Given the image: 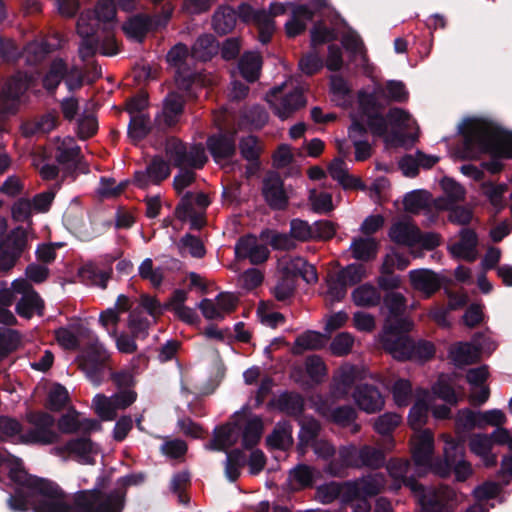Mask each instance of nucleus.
Segmentation results:
<instances>
[{"mask_svg": "<svg viewBox=\"0 0 512 512\" xmlns=\"http://www.w3.org/2000/svg\"><path fill=\"white\" fill-rule=\"evenodd\" d=\"M8 470V478L14 484L6 500L12 512H122L127 489L145 482L146 473L137 472L120 477L117 487L110 492L100 488L79 490L71 501L54 481L29 474L23 460L0 450V467Z\"/></svg>", "mask_w": 512, "mask_h": 512, "instance_id": "obj_1", "label": "nucleus"}, {"mask_svg": "<svg viewBox=\"0 0 512 512\" xmlns=\"http://www.w3.org/2000/svg\"><path fill=\"white\" fill-rule=\"evenodd\" d=\"M459 133L463 138L462 158L477 159L483 154H489L490 159L483 161L481 167L491 174H498L503 170L501 159H512V132L492 121L466 119Z\"/></svg>", "mask_w": 512, "mask_h": 512, "instance_id": "obj_2", "label": "nucleus"}, {"mask_svg": "<svg viewBox=\"0 0 512 512\" xmlns=\"http://www.w3.org/2000/svg\"><path fill=\"white\" fill-rule=\"evenodd\" d=\"M114 0H99L93 10L83 11L77 20V34L80 37L79 57L87 61L97 52L114 56L119 52L112 27L116 20Z\"/></svg>", "mask_w": 512, "mask_h": 512, "instance_id": "obj_3", "label": "nucleus"}, {"mask_svg": "<svg viewBox=\"0 0 512 512\" xmlns=\"http://www.w3.org/2000/svg\"><path fill=\"white\" fill-rule=\"evenodd\" d=\"M25 420L30 427L20 435V443L47 446L59 442L60 435L54 429L56 420L49 412L32 410L26 413Z\"/></svg>", "mask_w": 512, "mask_h": 512, "instance_id": "obj_4", "label": "nucleus"}, {"mask_svg": "<svg viewBox=\"0 0 512 512\" xmlns=\"http://www.w3.org/2000/svg\"><path fill=\"white\" fill-rule=\"evenodd\" d=\"M165 153L171 164L179 169L200 170L208 162L205 147L202 143L188 144L174 136L166 138Z\"/></svg>", "mask_w": 512, "mask_h": 512, "instance_id": "obj_5", "label": "nucleus"}, {"mask_svg": "<svg viewBox=\"0 0 512 512\" xmlns=\"http://www.w3.org/2000/svg\"><path fill=\"white\" fill-rule=\"evenodd\" d=\"M188 56L189 50L187 46L183 43H178L169 50L167 61L177 68L175 74L177 88L181 90L186 97L196 98L195 87L200 80V75L198 72L188 67Z\"/></svg>", "mask_w": 512, "mask_h": 512, "instance_id": "obj_6", "label": "nucleus"}, {"mask_svg": "<svg viewBox=\"0 0 512 512\" xmlns=\"http://www.w3.org/2000/svg\"><path fill=\"white\" fill-rule=\"evenodd\" d=\"M390 355L397 361L425 363L434 358L435 345L428 340H413L411 337L389 341Z\"/></svg>", "mask_w": 512, "mask_h": 512, "instance_id": "obj_7", "label": "nucleus"}, {"mask_svg": "<svg viewBox=\"0 0 512 512\" xmlns=\"http://www.w3.org/2000/svg\"><path fill=\"white\" fill-rule=\"evenodd\" d=\"M173 13V7L167 3L160 14H138L131 17L124 25L123 31L136 41H143L149 31L166 27Z\"/></svg>", "mask_w": 512, "mask_h": 512, "instance_id": "obj_8", "label": "nucleus"}, {"mask_svg": "<svg viewBox=\"0 0 512 512\" xmlns=\"http://www.w3.org/2000/svg\"><path fill=\"white\" fill-rule=\"evenodd\" d=\"M282 93V86L273 87L267 93L266 101L273 109L274 114L285 120L306 105V98L299 88H295L284 95Z\"/></svg>", "mask_w": 512, "mask_h": 512, "instance_id": "obj_9", "label": "nucleus"}, {"mask_svg": "<svg viewBox=\"0 0 512 512\" xmlns=\"http://www.w3.org/2000/svg\"><path fill=\"white\" fill-rule=\"evenodd\" d=\"M206 147L216 164L231 160L237 153V131L219 130L207 137Z\"/></svg>", "mask_w": 512, "mask_h": 512, "instance_id": "obj_10", "label": "nucleus"}, {"mask_svg": "<svg viewBox=\"0 0 512 512\" xmlns=\"http://www.w3.org/2000/svg\"><path fill=\"white\" fill-rule=\"evenodd\" d=\"M27 247V234L22 227L11 231L6 239L0 242V271L11 270Z\"/></svg>", "mask_w": 512, "mask_h": 512, "instance_id": "obj_11", "label": "nucleus"}, {"mask_svg": "<svg viewBox=\"0 0 512 512\" xmlns=\"http://www.w3.org/2000/svg\"><path fill=\"white\" fill-rule=\"evenodd\" d=\"M29 87L26 75L11 76L0 91V114L13 115L18 110L19 100Z\"/></svg>", "mask_w": 512, "mask_h": 512, "instance_id": "obj_12", "label": "nucleus"}, {"mask_svg": "<svg viewBox=\"0 0 512 512\" xmlns=\"http://www.w3.org/2000/svg\"><path fill=\"white\" fill-rule=\"evenodd\" d=\"M409 489L417 498L421 512H446L447 500L444 494L434 487L426 488L418 481L410 480Z\"/></svg>", "mask_w": 512, "mask_h": 512, "instance_id": "obj_13", "label": "nucleus"}, {"mask_svg": "<svg viewBox=\"0 0 512 512\" xmlns=\"http://www.w3.org/2000/svg\"><path fill=\"white\" fill-rule=\"evenodd\" d=\"M262 196L272 210L287 208L289 197L284 189V181L277 172H270L263 179Z\"/></svg>", "mask_w": 512, "mask_h": 512, "instance_id": "obj_14", "label": "nucleus"}, {"mask_svg": "<svg viewBox=\"0 0 512 512\" xmlns=\"http://www.w3.org/2000/svg\"><path fill=\"white\" fill-rule=\"evenodd\" d=\"M270 255L266 245L260 244L253 234L241 236L235 244V256L237 259H248L251 264L264 263Z\"/></svg>", "mask_w": 512, "mask_h": 512, "instance_id": "obj_15", "label": "nucleus"}, {"mask_svg": "<svg viewBox=\"0 0 512 512\" xmlns=\"http://www.w3.org/2000/svg\"><path fill=\"white\" fill-rule=\"evenodd\" d=\"M171 174L169 163L160 155L154 156L146 169L134 173V182L139 188H145L150 183L159 185Z\"/></svg>", "mask_w": 512, "mask_h": 512, "instance_id": "obj_16", "label": "nucleus"}, {"mask_svg": "<svg viewBox=\"0 0 512 512\" xmlns=\"http://www.w3.org/2000/svg\"><path fill=\"white\" fill-rule=\"evenodd\" d=\"M462 447L456 444L450 445L444 451V472L443 476L453 472L457 481L463 482L472 474V467L469 462L463 459Z\"/></svg>", "mask_w": 512, "mask_h": 512, "instance_id": "obj_17", "label": "nucleus"}, {"mask_svg": "<svg viewBox=\"0 0 512 512\" xmlns=\"http://www.w3.org/2000/svg\"><path fill=\"white\" fill-rule=\"evenodd\" d=\"M352 395L359 409L369 414L380 411L385 404L384 396L380 390L371 384L362 383L357 385Z\"/></svg>", "mask_w": 512, "mask_h": 512, "instance_id": "obj_18", "label": "nucleus"}, {"mask_svg": "<svg viewBox=\"0 0 512 512\" xmlns=\"http://www.w3.org/2000/svg\"><path fill=\"white\" fill-rule=\"evenodd\" d=\"M412 323L402 316H390L386 319L383 332L380 335V343L385 352L390 354L389 341L398 338H408Z\"/></svg>", "mask_w": 512, "mask_h": 512, "instance_id": "obj_19", "label": "nucleus"}, {"mask_svg": "<svg viewBox=\"0 0 512 512\" xmlns=\"http://www.w3.org/2000/svg\"><path fill=\"white\" fill-rule=\"evenodd\" d=\"M107 356L97 348H91L83 356L80 368L85 372L87 378L96 386L103 380L105 361Z\"/></svg>", "mask_w": 512, "mask_h": 512, "instance_id": "obj_20", "label": "nucleus"}, {"mask_svg": "<svg viewBox=\"0 0 512 512\" xmlns=\"http://www.w3.org/2000/svg\"><path fill=\"white\" fill-rule=\"evenodd\" d=\"M268 405L290 417H299L305 410L304 397L296 391H283Z\"/></svg>", "mask_w": 512, "mask_h": 512, "instance_id": "obj_21", "label": "nucleus"}, {"mask_svg": "<svg viewBox=\"0 0 512 512\" xmlns=\"http://www.w3.org/2000/svg\"><path fill=\"white\" fill-rule=\"evenodd\" d=\"M282 274L294 281L301 277L307 284H314L318 281L315 266L300 256L291 258L283 267Z\"/></svg>", "mask_w": 512, "mask_h": 512, "instance_id": "obj_22", "label": "nucleus"}, {"mask_svg": "<svg viewBox=\"0 0 512 512\" xmlns=\"http://www.w3.org/2000/svg\"><path fill=\"white\" fill-rule=\"evenodd\" d=\"M409 279L412 287L422 292L426 298L431 297L441 288V281L438 275L427 269L411 270Z\"/></svg>", "mask_w": 512, "mask_h": 512, "instance_id": "obj_23", "label": "nucleus"}, {"mask_svg": "<svg viewBox=\"0 0 512 512\" xmlns=\"http://www.w3.org/2000/svg\"><path fill=\"white\" fill-rule=\"evenodd\" d=\"M61 453H68L77 456L84 463L92 464V454L97 453L96 445L90 436H80L68 440L62 447L57 448Z\"/></svg>", "mask_w": 512, "mask_h": 512, "instance_id": "obj_24", "label": "nucleus"}, {"mask_svg": "<svg viewBox=\"0 0 512 512\" xmlns=\"http://www.w3.org/2000/svg\"><path fill=\"white\" fill-rule=\"evenodd\" d=\"M477 245L478 237L476 232L471 228H463L460 231V240L450 247V252L458 258L473 262Z\"/></svg>", "mask_w": 512, "mask_h": 512, "instance_id": "obj_25", "label": "nucleus"}, {"mask_svg": "<svg viewBox=\"0 0 512 512\" xmlns=\"http://www.w3.org/2000/svg\"><path fill=\"white\" fill-rule=\"evenodd\" d=\"M193 196L192 192H186L177 204L174 214L180 221L189 219L191 229L200 230L205 225V217L204 213H198L194 210L192 204Z\"/></svg>", "mask_w": 512, "mask_h": 512, "instance_id": "obj_26", "label": "nucleus"}, {"mask_svg": "<svg viewBox=\"0 0 512 512\" xmlns=\"http://www.w3.org/2000/svg\"><path fill=\"white\" fill-rule=\"evenodd\" d=\"M400 423L401 416L393 412H386L380 415L374 422V430L383 436L384 447L387 451L392 450L395 445L392 433Z\"/></svg>", "mask_w": 512, "mask_h": 512, "instance_id": "obj_27", "label": "nucleus"}, {"mask_svg": "<svg viewBox=\"0 0 512 512\" xmlns=\"http://www.w3.org/2000/svg\"><path fill=\"white\" fill-rule=\"evenodd\" d=\"M328 337L314 330H307L298 335L292 347L294 355H301L305 351L321 350L326 346Z\"/></svg>", "mask_w": 512, "mask_h": 512, "instance_id": "obj_28", "label": "nucleus"}, {"mask_svg": "<svg viewBox=\"0 0 512 512\" xmlns=\"http://www.w3.org/2000/svg\"><path fill=\"white\" fill-rule=\"evenodd\" d=\"M262 67V57L258 52L246 51L238 60L241 76L250 83L258 80Z\"/></svg>", "mask_w": 512, "mask_h": 512, "instance_id": "obj_29", "label": "nucleus"}, {"mask_svg": "<svg viewBox=\"0 0 512 512\" xmlns=\"http://www.w3.org/2000/svg\"><path fill=\"white\" fill-rule=\"evenodd\" d=\"M220 45L212 34L200 35L191 48V57L199 61H210L219 51Z\"/></svg>", "mask_w": 512, "mask_h": 512, "instance_id": "obj_30", "label": "nucleus"}, {"mask_svg": "<svg viewBox=\"0 0 512 512\" xmlns=\"http://www.w3.org/2000/svg\"><path fill=\"white\" fill-rule=\"evenodd\" d=\"M434 449V438L429 431H424L412 449V458L417 466H429Z\"/></svg>", "mask_w": 512, "mask_h": 512, "instance_id": "obj_31", "label": "nucleus"}, {"mask_svg": "<svg viewBox=\"0 0 512 512\" xmlns=\"http://www.w3.org/2000/svg\"><path fill=\"white\" fill-rule=\"evenodd\" d=\"M67 74V63L62 58H56L51 62L47 73L44 75L42 85L48 93L54 94Z\"/></svg>", "mask_w": 512, "mask_h": 512, "instance_id": "obj_32", "label": "nucleus"}, {"mask_svg": "<svg viewBox=\"0 0 512 512\" xmlns=\"http://www.w3.org/2000/svg\"><path fill=\"white\" fill-rule=\"evenodd\" d=\"M417 231L418 227L407 223L398 221L394 223L389 229V238L396 244L414 246L417 244Z\"/></svg>", "mask_w": 512, "mask_h": 512, "instance_id": "obj_33", "label": "nucleus"}, {"mask_svg": "<svg viewBox=\"0 0 512 512\" xmlns=\"http://www.w3.org/2000/svg\"><path fill=\"white\" fill-rule=\"evenodd\" d=\"M291 433V424L287 421H279L273 431L266 437L267 447L270 449L285 450L287 446L291 445L293 442Z\"/></svg>", "mask_w": 512, "mask_h": 512, "instance_id": "obj_34", "label": "nucleus"}, {"mask_svg": "<svg viewBox=\"0 0 512 512\" xmlns=\"http://www.w3.org/2000/svg\"><path fill=\"white\" fill-rule=\"evenodd\" d=\"M78 276L85 285L106 289L107 282L112 276V269L105 271L94 264H86L79 269Z\"/></svg>", "mask_w": 512, "mask_h": 512, "instance_id": "obj_35", "label": "nucleus"}, {"mask_svg": "<svg viewBox=\"0 0 512 512\" xmlns=\"http://www.w3.org/2000/svg\"><path fill=\"white\" fill-rule=\"evenodd\" d=\"M237 22V13L230 6H220L213 15L212 26L219 35L230 33Z\"/></svg>", "mask_w": 512, "mask_h": 512, "instance_id": "obj_36", "label": "nucleus"}, {"mask_svg": "<svg viewBox=\"0 0 512 512\" xmlns=\"http://www.w3.org/2000/svg\"><path fill=\"white\" fill-rule=\"evenodd\" d=\"M44 301L37 292L22 296L16 303V313L25 319H30L34 314L42 316L44 314Z\"/></svg>", "mask_w": 512, "mask_h": 512, "instance_id": "obj_37", "label": "nucleus"}, {"mask_svg": "<svg viewBox=\"0 0 512 512\" xmlns=\"http://www.w3.org/2000/svg\"><path fill=\"white\" fill-rule=\"evenodd\" d=\"M237 148H239L241 157L254 165L260 167V156L262 149L259 145V139L255 135H247L240 138Z\"/></svg>", "mask_w": 512, "mask_h": 512, "instance_id": "obj_38", "label": "nucleus"}, {"mask_svg": "<svg viewBox=\"0 0 512 512\" xmlns=\"http://www.w3.org/2000/svg\"><path fill=\"white\" fill-rule=\"evenodd\" d=\"M352 299L356 306L375 307L381 302V294L376 287L365 283L353 290Z\"/></svg>", "mask_w": 512, "mask_h": 512, "instance_id": "obj_39", "label": "nucleus"}, {"mask_svg": "<svg viewBox=\"0 0 512 512\" xmlns=\"http://www.w3.org/2000/svg\"><path fill=\"white\" fill-rule=\"evenodd\" d=\"M264 424L259 416L249 419L242 431V446L246 450L253 449L261 440Z\"/></svg>", "mask_w": 512, "mask_h": 512, "instance_id": "obj_40", "label": "nucleus"}, {"mask_svg": "<svg viewBox=\"0 0 512 512\" xmlns=\"http://www.w3.org/2000/svg\"><path fill=\"white\" fill-rule=\"evenodd\" d=\"M479 353V348L467 342H459L450 351L452 360L458 366L476 363L479 360Z\"/></svg>", "mask_w": 512, "mask_h": 512, "instance_id": "obj_41", "label": "nucleus"}, {"mask_svg": "<svg viewBox=\"0 0 512 512\" xmlns=\"http://www.w3.org/2000/svg\"><path fill=\"white\" fill-rule=\"evenodd\" d=\"M150 118L146 114H138L130 116L127 134L134 144L145 139L151 132Z\"/></svg>", "mask_w": 512, "mask_h": 512, "instance_id": "obj_42", "label": "nucleus"}, {"mask_svg": "<svg viewBox=\"0 0 512 512\" xmlns=\"http://www.w3.org/2000/svg\"><path fill=\"white\" fill-rule=\"evenodd\" d=\"M352 255L359 261H370L376 257L378 243L374 238H356L351 244Z\"/></svg>", "mask_w": 512, "mask_h": 512, "instance_id": "obj_43", "label": "nucleus"}, {"mask_svg": "<svg viewBox=\"0 0 512 512\" xmlns=\"http://www.w3.org/2000/svg\"><path fill=\"white\" fill-rule=\"evenodd\" d=\"M225 452V475L230 482H235L240 477V468L247 464V458L245 453L238 448Z\"/></svg>", "mask_w": 512, "mask_h": 512, "instance_id": "obj_44", "label": "nucleus"}, {"mask_svg": "<svg viewBox=\"0 0 512 512\" xmlns=\"http://www.w3.org/2000/svg\"><path fill=\"white\" fill-rule=\"evenodd\" d=\"M81 157V148L75 145L70 148L58 147L55 159L59 165H62L67 174H74L78 168Z\"/></svg>", "mask_w": 512, "mask_h": 512, "instance_id": "obj_45", "label": "nucleus"}, {"mask_svg": "<svg viewBox=\"0 0 512 512\" xmlns=\"http://www.w3.org/2000/svg\"><path fill=\"white\" fill-rule=\"evenodd\" d=\"M233 435V428L227 424L215 427L213 431V438L206 445V448L213 451L225 452L234 445L231 440Z\"/></svg>", "mask_w": 512, "mask_h": 512, "instance_id": "obj_46", "label": "nucleus"}, {"mask_svg": "<svg viewBox=\"0 0 512 512\" xmlns=\"http://www.w3.org/2000/svg\"><path fill=\"white\" fill-rule=\"evenodd\" d=\"M21 344V335L17 330L0 327V362L16 351Z\"/></svg>", "mask_w": 512, "mask_h": 512, "instance_id": "obj_47", "label": "nucleus"}, {"mask_svg": "<svg viewBox=\"0 0 512 512\" xmlns=\"http://www.w3.org/2000/svg\"><path fill=\"white\" fill-rule=\"evenodd\" d=\"M360 468L379 469L385 465L386 456L382 449L370 445L361 446Z\"/></svg>", "mask_w": 512, "mask_h": 512, "instance_id": "obj_48", "label": "nucleus"}, {"mask_svg": "<svg viewBox=\"0 0 512 512\" xmlns=\"http://www.w3.org/2000/svg\"><path fill=\"white\" fill-rule=\"evenodd\" d=\"M69 400L67 389L62 384L56 383L48 392L45 408L50 412H60Z\"/></svg>", "mask_w": 512, "mask_h": 512, "instance_id": "obj_49", "label": "nucleus"}, {"mask_svg": "<svg viewBox=\"0 0 512 512\" xmlns=\"http://www.w3.org/2000/svg\"><path fill=\"white\" fill-rule=\"evenodd\" d=\"M441 187L443 189L444 194L446 195L445 199H438L439 202H442L441 205H451L463 201L465 199V188L458 182H456L454 179L444 177L441 181Z\"/></svg>", "mask_w": 512, "mask_h": 512, "instance_id": "obj_50", "label": "nucleus"}, {"mask_svg": "<svg viewBox=\"0 0 512 512\" xmlns=\"http://www.w3.org/2000/svg\"><path fill=\"white\" fill-rule=\"evenodd\" d=\"M387 470L390 476L398 482L399 486L403 485L409 489V481H418L413 475H409L410 463L401 459H392L387 464Z\"/></svg>", "mask_w": 512, "mask_h": 512, "instance_id": "obj_51", "label": "nucleus"}, {"mask_svg": "<svg viewBox=\"0 0 512 512\" xmlns=\"http://www.w3.org/2000/svg\"><path fill=\"white\" fill-rule=\"evenodd\" d=\"M49 53L50 46L45 42L37 41L28 43L21 52L22 57H25V61L29 65H38Z\"/></svg>", "mask_w": 512, "mask_h": 512, "instance_id": "obj_52", "label": "nucleus"}, {"mask_svg": "<svg viewBox=\"0 0 512 512\" xmlns=\"http://www.w3.org/2000/svg\"><path fill=\"white\" fill-rule=\"evenodd\" d=\"M95 413L103 421H112L117 417V410L114 407L112 397L108 398L104 394H97L93 398Z\"/></svg>", "mask_w": 512, "mask_h": 512, "instance_id": "obj_53", "label": "nucleus"}, {"mask_svg": "<svg viewBox=\"0 0 512 512\" xmlns=\"http://www.w3.org/2000/svg\"><path fill=\"white\" fill-rule=\"evenodd\" d=\"M440 208L449 211L448 220L455 225L467 226L473 218V211L469 207L455 204L439 205Z\"/></svg>", "mask_w": 512, "mask_h": 512, "instance_id": "obj_54", "label": "nucleus"}, {"mask_svg": "<svg viewBox=\"0 0 512 512\" xmlns=\"http://www.w3.org/2000/svg\"><path fill=\"white\" fill-rule=\"evenodd\" d=\"M391 393L398 407H406L412 398V385L407 379H397L392 385Z\"/></svg>", "mask_w": 512, "mask_h": 512, "instance_id": "obj_55", "label": "nucleus"}, {"mask_svg": "<svg viewBox=\"0 0 512 512\" xmlns=\"http://www.w3.org/2000/svg\"><path fill=\"white\" fill-rule=\"evenodd\" d=\"M59 116L57 112L52 111L42 115L31 127L26 129L25 135L31 136L37 133H49L58 125Z\"/></svg>", "mask_w": 512, "mask_h": 512, "instance_id": "obj_56", "label": "nucleus"}, {"mask_svg": "<svg viewBox=\"0 0 512 512\" xmlns=\"http://www.w3.org/2000/svg\"><path fill=\"white\" fill-rule=\"evenodd\" d=\"M138 273L141 279L148 280L155 288L160 287L164 279L162 268H154L151 258H146L142 261L138 268Z\"/></svg>", "mask_w": 512, "mask_h": 512, "instance_id": "obj_57", "label": "nucleus"}, {"mask_svg": "<svg viewBox=\"0 0 512 512\" xmlns=\"http://www.w3.org/2000/svg\"><path fill=\"white\" fill-rule=\"evenodd\" d=\"M429 405L425 400H417L410 408L408 422L413 429L422 427L428 417Z\"/></svg>", "mask_w": 512, "mask_h": 512, "instance_id": "obj_58", "label": "nucleus"}, {"mask_svg": "<svg viewBox=\"0 0 512 512\" xmlns=\"http://www.w3.org/2000/svg\"><path fill=\"white\" fill-rule=\"evenodd\" d=\"M321 425L315 418H310L301 422V429L299 432V442L303 445H311L314 441L318 440L317 437L320 433Z\"/></svg>", "mask_w": 512, "mask_h": 512, "instance_id": "obj_59", "label": "nucleus"}, {"mask_svg": "<svg viewBox=\"0 0 512 512\" xmlns=\"http://www.w3.org/2000/svg\"><path fill=\"white\" fill-rule=\"evenodd\" d=\"M309 201L311 202L312 210L318 214H327L334 209L332 195L327 192L317 193L315 190H312L309 195Z\"/></svg>", "mask_w": 512, "mask_h": 512, "instance_id": "obj_60", "label": "nucleus"}, {"mask_svg": "<svg viewBox=\"0 0 512 512\" xmlns=\"http://www.w3.org/2000/svg\"><path fill=\"white\" fill-rule=\"evenodd\" d=\"M33 206L29 199L19 198L11 208L12 218L16 222L32 224Z\"/></svg>", "mask_w": 512, "mask_h": 512, "instance_id": "obj_61", "label": "nucleus"}, {"mask_svg": "<svg viewBox=\"0 0 512 512\" xmlns=\"http://www.w3.org/2000/svg\"><path fill=\"white\" fill-rule=\"evenodd\" d=\"M356 418V410L350 405L336 407L331 411L330 415L331 421L341 427L350 426Z\"/></svg>", "mask_w": 512, "mask_h": 512, "instance_id": "obj_62", "label": "nucleus"}, {"mask_svg": "<svg viewBox=\"0 0 512 512\" xmlns=\"http://www.w3.org/2000/svg\"><path fill=\"white\" fill-rule=\"evenodd\" d=\"M290 478L295 481L300 488H310L314 484L313 469L306 464H298L290 471Z\"/></svg>", "mask_w": 512, "mask_h": 512, "instance_id": "obj_63", "label": "nucleus"}, {"mask_svg": "<svg viewBox=\"0 0 512 512\" xmlns=\"http://www.w3.org/2000/svg\"><path fill=\"white\" fill-rule=\"evenodd\" d=\"M354 338L348 332H341L330 343V351L334 356H345L351 352Z\"/></svg>", "mask_w": 512, "mask_h": 512, "instance_id": "obj_64", "label": "nucleus"}]
</instances>
